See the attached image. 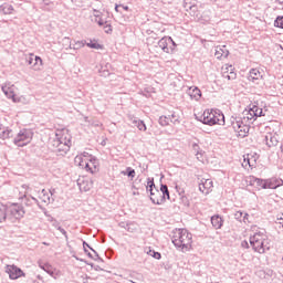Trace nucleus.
Masks as SVG:
<instances>
[{"label":"nucleus","mask_w":283,"mask_h":283,"mask_svg":"<svg viewBox=\"0 0 283 283\" xmlns=\"http://www.w3.org/2000/svg\"><path fill=\"white\" fill-rule=\"evenodd\" d=\"M154 187H155L154 181H148L147 189L150 192V197H151V193H155L154 192Z\"/></svg>","instance_id":"obj_36"},{"label":"nucleus","mask_w":283,"mask_h":283,"mask_svg":"<svg viewBox=\"0 0 283 283\" xmlns=\"http://www.w3.org/2000/svg\"><path fill=\"white\" fill-rule=\"evenodd\" d=\"M55 142L64 143V145H72V135L66 129L59 130L56 133Z\"/></svg>","instance_id":"obj_15"},{"label":"nucleus","mask_w":283,"mask_h":283,"mask_svg":"<svg viewBox=\"0 0 283 283\" xmlns=\"http://www.w3.org/2000/svg\"><path fill=\"white\" fill-rule=\"evenodd\" d=\"M274 28H281L283 30V17L279 15L274 21Z\"/></svg>","instance_id":"obj_31"},{"label":"nucleus","mask_w":283,"mask_h":283,"mask_svg":"<svg viewBox=\"0 0 283 283\" xmlns=\"http://www.w3.org/2000/svg\"><path fill=\"white\" fill-rule=\"evenodd\" d=\"M43 244H44L45 247H50V243L43 242Z\"/></svg>","instance_id":"obj_44"},{"label":"nucleus","mask_w":283,"mask_h":283,"mask_svg":"<svg viewBox=\"0 0 283 283\" xmlns=\"http://www.w3.org/2000/svg\"><path fill=\"white\" fill-rule=\"evenodd\" d=\"M156 251H154V250H151L150 248H146L145 249V253H147V255H154V253H155Z\"/></svg>","instance_id":"obj_41"},{"label":"nucleus","mask_w":283,"mask_h":283,"mask_svg":"<svg viewBox=\"0 0 283 283\" xmlns=\"http://www.w3.org/2000/svg\"><path fill=\"white\" fill-rule=\"evenodd\" d=\"M10 213L13 216V218H17V220H21L23 216H25V209H23V206L19 203H12L10 207Z\"/></svg>","instance_id":"obj_16"},{"label":"nucleus","mask_w":283,"mask_h":283,"mask_svg":"<svg viewBox=\"0 0 283 283\" xmlns=\"http://www.w3.org/2000/svg\"><path fill=\"white\" fill-rule=\"evenodd\" d=\"M232 127L238 136V138H247L249 136L250 126L244 124V122H234Z\"/></svg>","instance_id":"obj_10"},{"label":"nucleus","mask_w":283,"mask_h":283,"mask_svg":"<svg viewBox=\"0 0 283 283\" xmlns=\"http://www.w3.org/2000/svg\"><path fill=\"white\" fill-rule=\"evenodd\" d=\"M174 40L171 38H163L159 41V48H161V50L164 52H166V54H171V52H174Z\"/></svg>","instance_id":"obj_14"},{"label":"nucleus","mask_w":283,"mask_h":283,"mask_svg":"<svg viewBox=\"0 0 283 283\" xmlns=\"http://www.w3.org/2000/svg\"><path fill=\"white\" fill-rule=\"evenodd\" d=\"M254 184L259 189H266V179L255 178Z\"/></svg>","instance_id":"obj_28"},{"label":"nucleus","mask_w":283,"mask_h":283,"mask_svg":"<svg viewBox=\"0 0 283 283\" xmlns=\"http://www.w3.org/2000/svg\"><path fill=\"white\" fill-rule=\"evenodd\" d=\"M228 76V78H231V76H229V75H227Z\"/></svg>","instance_id":"obj_47"},{"label":"nucleus","mask_w":283,"mask_h":283,"mask_svg":"<svg viewBox=\"0 0 283 283\" xmlns=\"http://www.w3.org/2000/svg\"><path fill=\"white\" fill-rule=\"evenodd\" d=\"M10 134H12V130H3L1 134H0V138H2L3 140H6V138H10Z\"/></svg>","instance_id":"obj_34"},{"label":"nucleus","mask_w":283,"mask_h":283,"mask_svg":"<svg viewBox=\"0 0 283 283\" xmlns=\"http://www.w3.org/2000/svg\"><path fill=\"white\" fill-rule=\"evenodd\" d=\"M6 273H8L10 280H19V277H25V273L22 272L17 265H7Z\"/></svg>","instance_id":"obj_11"},{"label":"nucleus","mask_w":283,"mask_h":283,"mask_svg":"<svg viewBox=\"0 0 283 283\" xmlns=\"http://www.w3.org/2000/svg\"><path fill=\"white\" fill-rule=\"evenodd\" d=\"M77 185L80 187V191H91L94 187V180L87 176H82L77 179Z\"/></svg>","instance_id":"obj_12"},{"label":"nucleus","mask_w":283,"mask_h":283,"mask_svg":"<svg viewBox=\"0 0 283 283\" xmlns=\"http://www.w3.org/2000/svg\"><path fill=\"white\" fill-rule=\"evenodd\" d=\"M95 21L98 23V25H103L104 31L106 32V34H109L112 32V24H109L108 22L103 21V19L101 18H96Z\"/></svg>","instance_id":"obj_24"},{"label":"nucleus","mask_w":283,"mask_h":283,"mask_svg":"<svg viewBox=\"0 0 283 283\" xmlns=\"http://www.w3.org/2000/svg\"><path fill=\"white\" fill-rule=\"evenodd\" d=\"M188 94L192 101H200V98H202V91L196 86H191L188 90Z\"/></svg>","instance_id":"obj_21"},{"label":"nucleus","mask_w":283,"mask_h":283,"mask_svg":"<svg viewBox=\"0 0 283 283\" xmlns=\"http://www.w3.org/2000/svg\"><path fill=\"white\" fill-rule=\"evenodd\" d=\"M4 14H10L12 12V9L10 7H3Z\"/></svg>","instance_id":"obj_43"},{"label":"nucleus","mask_w":283,"mask_h":283,"mask_svg":"<svg viewBox=\"0 0 283 283\" xmlns=\"http://www.w3.org/2000/svg\"><path fill=\"white\" fill-rule=\"evenodd\" d=\"M40 200H42V202H50V196H45V190H42V195H40Z\"/></svg>","instance_id":"obj_35"},{"label":"nucleus","mask_w":283,"mask_h":283,"mask_svg":"<svg viewBox=\"0 0 283 283\" xmlns=\"http://www.w3.org/2000/svg\"><path fill=\"white\" fill-rule=\"evenodd\" d=\"M86 45L92 50H104L103 44L98 43L97 40H90V42H86Z\"/></svg>","instance_id":"obj_27"},{"label":"nucleus","mask_w":283,"mask_h":283,"mask_svg":"<svg viewBox=\"0 0 283 283\" xmlns=\"http://www.w3.org/2000/svg\"><path fill=\"white\" fill-rule=\"evenodd\" d=\"M259 158L260 157L253 151L244 155L243 161H242V167L244 169H255V167L258 166Z\"/></svg>","instance_id":"obj_9"},{"label":"nucleus","mask_w":283,"mask_h":283,"mask_svg":"<svg viewBox=\"0 0 283 283\" xmlns=\"http://www.w3.org/2000/svg\"><path fill=\"white\" fill-rule=\"evenodd\" d=\"M178 118H180V116L176 113H172L170 116V120H174V123H177Z\"/></svg>","instance_id":"obj_40"},{"label":"nucleus","mask_w":283,"mask_h":283,"mask_svg":"<svg viewBox=\"0 0 283 283\" xmlns=\"http://www.w3.org/2000/svg\"><path fill=\"white\" fill-rule=\"evenodd\" d=\"M250 243L252 245V248L254 249V251H256V253H264V251H266V234L264 233H255L251 239H250Z\"/></svg>","instance_id":"obj_5"},{"label":"nucleus","mask_w":283,"mask_h":283,"mask_svg":"<svg viewBox=\"0 0 283 283\" xmlns=\"http://www.w3.org/2000/svg\"><path fill=\"white\" fill-rule=\"evenodd\" d=\"M222 217L220 216H213L211 218V224L214 229H222Z\"/></svg>","instance_id":"obj_25"},{"label":"nucleus","mask_w":283,"mask_h":283,"mask_svg":"<svg viewBox=\"0 0 283 283\" xmlns=\"http://www.w3.org/2000/svg\"><path fill=\"white\" fill-rule=\"evenodd\" d=\"M192 148L195 149V151H197V154H196L197 160H200V163H203L205 161V151L200 150V146H198V144H193Z\"/></svg>","instance_id":"obj_26"},{"label":"nucleus","mask_w":283,"mask_h":283,"mask_svg":"<svg viewBox=\"0 0 283 283\" xmlns=\"http://www.w3.org/2000/svg\"><path fill=\"white\" fill-rule=\"evenodd\" d=\"M276 222L277 224H281V227H283V212L276 216Z\"/></svg>","instance_id":"obj_37"},{"label":"nucleus","mask_w":283,"mask_h":283,"mask_svg":"<svg viewBox=\"0 0 283 283\" xmlns=\"http://www.w3.org/2000/svg\"><path fill=\"white\" fill-rule=\"evenodd\" d=\"M139 132H147V125H145V122L143 120H137L135 122Z\"/></svg>","instance_id":"obj_32"},{"label":"nucleus","mask_w":283,"mask_h":283,"mask_svg":"<svg viewBox=\"0 0 283 283\" xmlns=\"http://www.w3.org/2000/svg\"><path fill=\"white\" fill-rule=\"evenodd\" d=\"M151 258H155V260H160V252H153Z\"/></svg>","instance_id":"obj_42"},{"label":"nucleus","mask_w":283,"mask_h":283,"mask_svg":"<svg viewBox=\"0 0 283 283\" xmlns=\"http://www.w3.org/2000/svg\"><path fill=\"white\" fill-rule=\"evenodd\" d=\"M166 199L169 200V188H167V186H161L160 191L155 190V192H151L150 200H153L155 205H163Z\"/></svg>","instance_id":"obj_7"},{"label":"nucleus","mask_w":283,"mask_h":283,"mask_svg":"<svg viewBox=\"0 0 283 283\" xmlns=\"http://www.w3.org/2000/svg\"><path fill=\"white\" fill-rule=\"evenodd\" d=\"M264 78V71L260 69H251L249 72L248 80L252 83H260Z\"/></svg>","instance_id":"obj_17"},{"label":"nucleus","mask_w":283,"mask_h":283,"mask_svg":"<svg viewBox=\"0 0 283 283\" xmlns=\"http://www.w3.org/2000/svg\"><path fill=\"white\" fill-rule=\"evenodd\" d=\"M169 123H171V117H167V116L159 117V125H161V127H167Z\"/></svg>","instance_id":"obj_29"},{"label":"nucleus","mask_w":283,"mask_h":283,"mask_svg":"<svg viewBox=\"0 0 283 283\" xmlns=\"http://www.w3.org/2000/svg\"><path fill=\"white\" fill-rule=\"evenodd\" d=\"M265 143L269 147H277L280 139L277 138V135L269 134L265 137Z\"/></svg>","instance_id":"obj_23"},{"label":"nucleus","mask_w":283,"mask_h":283,"mask_svg":"<svg viewBox=\"0 0 283 283\" xmlns=\"http://www.w3.org/2000/svg\"><path fill=\"white\" fill-rule=\"evenodd\" d=\"M74 163L77 167H81V169L86 170L88 174H98V169H101L98 159L87 151L78 154L75 157Z\"/></svg>","instance_id":"obj_1"},{"label":"nucleus","mask_w":283,"mask_h":283,"mask_svg":"<svg viewBox=\"0 0 283 283\" xmlns=\"http://www.w3.org/2000/svg\"><path fill=\"white\" fill-rule=\"evenodd\" d=\"M53 147L56 148V151L59 154H67L70 151V147H72V145L54 140Z\"/></svg>","instance_id":"obj_20"},{"label":"nucleus","mask_w":283,"mask_h":283,"mask_svg":"<svg viewBox=\"0 0 283 283\" xmlns=\"http://www.w3.org/2000/svg\"><path fill=\"white\" fill-rule=\"evenodd\" d=\"M115 10H116V12H123V10H128V8L125 6H116Z\"/></svg>","instance_id":"obj_39"},{"label":"nucleus","mask_w":283,"mask_h":283,"mask_svg":"<svg viewBox=\"0 0 283 283\" xmlns=\"http://www.w3.org/2000/svg\"><path fill=\"white\" fill-rule=\"evenodd\" d=\"M214 56L217 59H227V56H229V50L227 49V45L217 46Z\"/></svg>","instance_id":"obj_22"},{"label":"nucleus","mask_w":283,"mask_h":283,"mask_svg":"<svg viewBox=\"0 0 283 283\" xmlns=\"http://www.w3.org/2000/svg\"><path fill=\"white\" fill-rule=\"evenodd\" d=\"M80 48H85V42L83 41H77L74 45L75 50H78Z\"/></svg>","instance_id":"obj_38"},{"label":"nucleus","mask_w":283,"mask_h":283,"mask_svg":"<svg viewBox=\"0 0 283 283\" xmlns=\"http://www.w3.org/2000/svg\"><path fill=\"white\" fill-rule=\"evenodd\" d=\"M283 186L282 178L272 177L270 179H266V189H277V187Z\"/></svg>","instance_id":"obj_19"},{"label":"nucleus","mask_w":283,"mask_h":283,"mask_svg":"<svg viewBox=\"0 0 283 283\" xmlns=\"http://www.w3.org/2000/svg\"><path fill=\"white\" fill-rule=\"evenodd\" d=\"M205 125H222L224 123V115L214 109H207L203 112Z\"/></svg>","instance_id":"obj_4"},{"label":"nucleus","mask_w":283,"mask_h":283,"mask_svg":"<svg viewBox=\"0 0 283 283\" xmlns=\"http://www.w3.org/2000/svg\"><path fill=\"white\" fill-rule=\"evenodd\" d=\"M0 222H6V207L0 205Z\"/></svg>","instance_id":"obj_33"},{"label":"nucleus","mask_w":283,"mask_h":283,"mask_svg":"<svg viewBox=\"0 0 283 283\" xmlns=\"http://www.w3.org/2000/svg\"><path fill=\"white\" fill-rule=\"evenodd\" d=\"M229 67H230V70H231L233 66L230 65Z\"/></svg>","instance_id":"obj_46"},{"label":"nucleus","mask_w":283,"mask_h":283,"mask_svg":"<svg viewBox=\"0 0 283 283\" xmlns=\"http://www.w3.org/2000/svg\"><path fill=\"white\" fill-rule=\"evenodd\" d=\"M172 243L182 251H190L193 244V235L187 229H178L172 237Z\"/></svg>","instance_id":"obj_2"},{"label":"nucleus","mask_w":283,"mask_h":283,"mask_svg":"<svg viewBox=\"0 0 283 283\" xmlns=\"http://www.w3.org/2000/svg\"><path fill=\"white\" fill-rule=\"evenodd\" d=\"M27 61L29 65H31L32 70H35L36 72H39V70L43 67V60L40 56L34 55L33 53L29 54Z\"/></svg>","instance_id":"obj_13"},{"label":"nucleus","mask_w":283,"mask_h":283,"mask_svg":"<svg viewBox=\"0 0 283 283\" xmlns=\"http://www.w3.org/2000/svg\"><path fill=\"white\" fill-rule=\"evenodd\" d=\"M34 134L30 129H22L14 138V145L18 147H25V145L32 142Z\"/></svg>","instance_id":"obj_6"},{"label":"nucleus","mask_w":283,"mask_h":283,"mask_svg":"<svg viewBox=\"0 0 283 283\" xmlns=\"http://www.w3.org/2000/svg\"><path fill=\"white\" fill-rule=\"evenodd\" d=\"M2 92L8 96V98H11L13 103H20L21 96L17 93V86L13 84L7 83L2 86Z\"/></svg>","instance_id":"obj_8"},{"label":"nucleus","mask_w":283,"mask_h":283,"mask_svg":"<svg viewBox=\"0 0 283 283\" xmlns=\"http://www.w3.org/2000/svg\"><path fill=\"white\" fill-rule=\"evenodd\" d=\"M199 190L201 193H205V196H208V193H211L213 191V181L211 179H205L201 180L199 184Z\"/></svg>","instance_id":"obj_18"},{"label":"nucleus","mask_w":283,"mask_h":283,"mask_svg":"<svg viewBox=\"0 0 283 283\" xmlns=\"http://www.w3.org/2000/svg\"><path fill=\"white\" fill-rule=\"evenodd\" d=\"M122 174L124 176H128V178H136V170L132 169V168H127L126 171H122Z\"/></svg>","instance_id":"obj_30"},{"label":"nucleus","mask_w":283,"mask_h":283,"mask_svg":"<svg viewBox=\"0 0 283 283\" xmlns=\"http://www.w3.org/2000/svg\"><path fill=\"white\" fill-rule=\"evenodd\" d=\"M260 116H265L264 111L255 104H250L242 113V119L244 123L256 120Z\"/></svg>","instance_id":"obj_3"},{"label":"nucleus","mask_w":283,"mask_h":283,"mask_svg":"<svg viewBox=\"0 0 283 283\" xmlns=\"http://www.w3.org/2000/svg\"><path fill=\"white\" fill-rule=\"evenodd\" d=\"M229 69V66L228 65H226V70H228Z\"/></svg>","instance_id":"obj_45"}]
</instances>
